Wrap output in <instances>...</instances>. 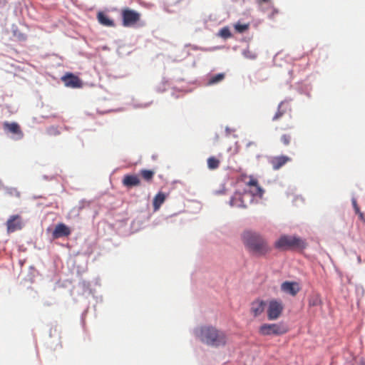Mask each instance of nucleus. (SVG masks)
Masks as SVG:
<instances>
[{"label": "nucleus", "instance_id": "21", "mask_svg": "<svg viewBox=\"0 0 365 365\" xmlns=\"http://www.w3.org/2000/svg\"><path fill=\"white\" fill-rule=\"evenodd\" d=\"M322 299L319 294H314L309 296L308 299V305L310 307H317L322 304Z\"/></svg>", "mask_w": 365, "mask_h": 365}, {"label": "nucleus", "instance_id": "1", "mask_svg": "<svg viewBox=\"0 0 365 365\" xmlns=\"http://www.w3.org/2000/svg\"><path fill=\"white\" fill-rule=\"evenodd\" d=\"M241 238L246 250L254 255L264 256L271 251L267 240L258 232L245 230Z\"/></svg>", "mask_w": 365, "mask_h": 365}, {"label": "nucleus", "instance_id": "16", "mask_svg": "<svg viewBox=\"0 0 365 365\" xmlns=\"http://www.w3.org/2000/svg\"><path fill=\"white\" fill-rule=\"evenodd\" d=\"M288 110H290L289 103L286 101L281 102L278 106L277 112L272 117V120L277 121L279 120Z\"/></svg>", "mask_w": 365, "mask_h": 365}, {"label": "nucleus", "instance_id": "24", "mask_svg": "<svg viewBox=\"0 0 365 365\" xmlns=\"http://www.w3.org/2000/svg\"><path fill=\"white\" fill-rule=\"evenodd\" d=\"M234 28L237 33L243 34L249 29L250 24H242L238 21L234 25Z\"/></svg>", "mask_w": 365, "mask_h": 365}, {"label": "nucleus", "instance_id": "31", "mask_svg": "<svg viewBox=\"0 0 365 365\" xmlns=\"http://www.w3.org/2000/svg\"><path fill=\"white\" fill-rule=\"evenodd\" d=\"M358 215H359V217L361 220H363V221H365V218H364V213L361 212V211L359 212H357L356 213Z\"/></svg>", "mask_w": 365, "mask_h": 365}, {"label": "nucleus", "instance_id": "7", "mask_svg": "<svg viewBox=\"0 0 365 365\" xmlns=\"http://www.w3.org/2000/svg\"><path fill=\"white\" fill-rule=\"evenodd\" d=\"M252 202V196L245 192L243 193L235 192L230 201L232 207H246L248 202Z\"/></svg>", "mask_w": 365, "mask_h": 365}, {"label": "nucleus", "instance_id": "8", "mask_svg": "<svg viewBox=\"0 0 365 365\" xmlns=\"http://www.w3.org/2000/svg\"><path fill=\"white\" fill-rule=\"evenodd\" d=\"M281 290L292 297H294L300 291L301 287L298 282L285 281L281 284Z\"/></svg>", "mask_w": 365, "mask_h": 365}, {"label": "nucleus", "instance_id": "26", "mask_svg": "<svg viewBox=\"0 0 365 365\" xmlns=\"http://www.w3.org/2000/svg\"><path fill=\"white\" fill-rule=\"evenodd\" d=\"M280 141L282 143L285 145L288 146L290 145L292 141V136L289 133H284L280 137Z\"/></svg>", "mask_w": 365, "mask_h": 365}, {"label": "nucleus", "instance_id": "14", "mask_svg": "<svg viewBox=\"0 0 365 365\" xmlns=\"http://www.w3.org/2000/svg\"><path fill=\"white\" fill-rule=\"evenodd\" d=\"M122 183L126 187H133L140 186L141 180L138 175H125L123 178Z\"/></svg>", "mask_w": 365, "mask_h": 365}, {"label": "nucleus", "instance_id": "25", "mask_svg": "<svg viewBox=\"0 0 365 365\" xmlns=\"http://www.w3.org/2000/svg\"><path fill=\"white\" fill-rule=\"evenodd\" d=\"M218 36L222 38L227 39L232 36V34L229 27L225 26L219 31Z\"/></svg>", "mask_w": 365, "mask_h": 365}, {"label": "nucleus", "instance_id": "30", "mask_svg": "<svg viewBox=\"0 0 365 365\" xmlns=\"http://www.w3.org/2000/svg\"><path fill=\"white\" fill-rule=\"evenodd\" d=\"M279 14V10L276 9H273L272 14L269 15L270 19H274V15Z\"/></svg>", "mask_w": 365, "mask_h": 365}, {"label": "nucleus", "instance_id": "12", "mask_svg": "<svg viewBox=\"0 0 365 365\" xmlns=\"http://www.w3.org/2000/svg\"><path fill=\"white\" fill-rule=\"evenodd\" d=\"M70 235L71 230L69 227H67L63 223H58V225H56L52 233L53 239H58L63 237H68Z\"/></svg>", "mask_w": 365, "mask_h": 365}, {"label": "nucleus", "instance_id": "9", "mask_svg": "<svg viewBox=\"0 0 365 365\" xmlns=\"http://www.w3.org/2000/svg\"><path fill=\"white\" fill-rule=\"evenodd\" d=\"M246 185L249 187V191L247 192L252 196V201L253 200L254 196H262L263 190L259 185L257 179L251 177L250 180L246 183Z\"/></svg>", "mask_w": 365, "mask_h": 365}, {"label": "nucleus", "instance_id": "27", "mask_svg": "<svg viewBox=\"0 0 365 365\" xmlns=\"http://www.w3.org/2000/svg\"><path fill=\"white\" fill-rule=\"evenodd\" d=\"M244 56L250 59H255L257 57V54L255 53H253L252 51H250L249 49L245 50L243 52Z\"/></svg>", "mask_w": 365, "mask_h": 365}, {"label": "nucleus", "instance_id": "15", "mask_svg": "<svg viewBox=\"0 0 365 365\" xmlns=\"http://www.w3.org/2000/svg\"><path fill=\"white\" fill-rule=\"evenodd\" d=\"M62 81L68 87L79 88L81 86V81L79 78L72 73H68L62 77Z\"/></svg>", "mask_w": 365, "mask_h": 365}, {"label": "nucleus", "instance_id": "13", "mask_svg": "<svg viewBox=\"0 0 365 365\" xmlns=\"http://www.w3.org/2000/svg\"><path fill=\"white\" fill-rule=\"evenodd\" d=\"M266 307V303L263 300L257 299L251 303L250 312L255 317H257L261 315Z\"/></svg>", "mask_w": 365, "mask_h": 365}, {"label": "nucleus", "instance_id": "6", "mask_svg": "<svg viewBox=\"0 0 365 365\" xmlns=\"http://www.w3.org/2000/svg\"><path fill=\"white\" fill-rule=\"evenodd\" d=\"M284 309V305L279 300L272 299L269 302L267 314L269 320L278 319Z\"/></svg>", "mask_w": 365, "mask_h": 365}, {"label": "nucleus", "instance_id": "28", "mask_svg": "<svg viewBox=\"0 0 365 365\" xmlns=\"http://www.w3.org/2000/svg\"><path fill=\"white\" fill-rule=\"evenodd\" d=\"M259 6H262L263 4H271V0H255Z\"/></svg>", "mask_w": 365, "mask_h": 365}, {"label": "nucleus", "instance_id": "29", "mask_svg": "<svg viewBox=\"0 0 365 365\" xmlns=\"http://www.w3.org/2000/svg\"><path fill=\"white\" fill-rule=\"evenodd\" d=\"M352 203H353V206H354V211L356 213L357 212H360V209L356 203V201L355 200H354L352 201Z\"/></svg>", "mask_w": 365, "mask_h": 365}, {"label": "nucleus", "instance_id": "32", "mask_svg": "<svg viewBox=\"0 0 365 365\" xmlns=\"http://www.w3.org/2000/svg\"><path fill=\"white\" fill-rule=\"evenodd\" d=\"M255 146L256 147V144L255 143H249L247 144V147Z\"/></svg>", "mask_w": 365, "mask_h": 365}, {"label": "nucleus", "instance_id": "4", "mask_svg": "<svg viewBox=\"0 0 365 365\" xmlns=\"http://www.w3.org/2000/svg\"><path fill=\"white\" fill-rule=\"evenodd\" d=\"M288 331V327L283 322L263 324L259 328V334L262 336H279L286 334Z\"/></svg>", "mask_w": 365, "mask_h": 365}, {"label": "nucleus", "instance_id": "10", "mask_svg": "<svg viewBox=\"0 0 365 365\" xmlns=\"http://www.w3.org/2000/svg\"><path fill=\"white\" fill-rule=\"evenodd\" d=\"M291 160L292 158L287 155H278L272 157L269 160V163L272 165V168L277 170L280 169L282 166Z\"/></svg>", "mask_w": 365, "mask_h": 365}, {"label": "nucleus", "instance_id": "3", "mask_svg": "<svg viewBox=\"0 0 365 365\" xmlns=\"http://www.w3.org/2000/svg\"><path fill=\"white\" fill-rule=\"evenodd\" d=\"M274 246L277 249L289 250V249H304L307 244L300 237L290 235H282L274 243Z\"/></svg>", "mask_w": 365, "mask_h": 365}, {"label": "nucleus", "instance_id": "23", "mask_svg": "<svg viewBox=\"0 0 365 365\" xmlns=\"http://www.w3.org/2000/svg\"><path fill=\"white\" fill-rule=\"evenodd\" d=\"M207 168L210 170H216L220 165V160L215 156H211L207 160Z\"/></svg>", "mask_w": 365, "mask_h": 365}, {"label": "nucleus", "instance_id": "22", "mask_svg": "<svg viewBox=\"0 0 365 365\" xmlns=\"http://www.w3.org/2000/svg\"><path fill=\"white\" fill-rule=\"evenodd\" d=\"M225 74L223 73H217L216 75L212 76L209 78L207 85L212 86L217 84L225 79Z\"/></svg>", "mask_w": 365, "mask_h": 365}, {"label": "nucleus", "instance_id": "18", "mask_svg": "<svg viewBox=\"0 0 365 365\" xmlns=\"http://www.w3.org/2000/svg\"><path fill=\"white\" fill-rule=\"evenodd\" d=\"M155 171L148 169H142L139 171V178L140 177L148 184H151L155 176Z\"/></svg>", "mask_w": 365, "mask_h": 365}, {"label": "nucleus", "instance_id": "17", "mask_svg": "<svg viewBox=\"0 0 365 365\" xmlns=\"http://www.w3.org/2000/svg\"><path fill=\"white\" fill-rule=\"evenodd\" d=\"M4 128L7 131L18 135L19 138L23 137V133L20 128V126L16 123L5 122L4 123Z\"/></svg>", "mask_w": 365, "mask_h": 365}, {"label": "nucleus", "instance_id": "5", "mask_svg": "<svg viewBox=\"0 0 365 365\" xmlns=\"http://www.w3.org/2000/svg\"><path fill=\"white\" fill-rule=\"evenodd\" d=\"M123 25L125 27L133 26L140 19V14L129 8L123 9L121 11Z\"/></svg>", "mask_w": 365, "mask_h": 365}, {"label": "nucleus", "instance_id": "2", "mask_svg": "<svg viewBox=\"0 0 365 365\" xmlns=\"http://www.w3.org/2000/svg\"><path fill=\"white\" fill-rule=\"evenodd\" d=\"M195 335L201 342L212 347L222 346L227 343L225 333L212 326H202L195 329Z\"/></svg>", "mask_w": 365, "mask_h": 365}, {"label": "nucleus", "instance_id": "20", "mask_svg": "<svg viewBox=\"0 0 365 365\" xmlns=\"http://www.w3.org/2000/svg\"><path fill=\"white\" fill-rule=\"evenodd\" d=\"M165 195L159 192L154 197L153 205L155 210H158L165 200Z\"/></svg>", "mask_w": 365, "mask_h": 365}, {"label": "nucleus", "instance_id": "11", "mask_svg": "<svg viewBox=\"0 0 365 365\" xmlns=\"http://www.w3.org/2000/svg\"><path fill=\"white\" fill-rule=\"evenodd\" d=\"M8 232H14L22 228L21 217L18 215H12L6 222Z\"/></svg>", "mask_w": 365, "mask_h": 365}, {"label": "nucleus", "instance_id": "19", "mask_svg": "<svg viewBox=\"0 0 365 365\" xmlns=\"http://www.w3.org/2000/svg\"><path fill=\"white\" fill-rule=\"evenodd\" d=\"M97 19L99 23L106 26H114L115 24L113 20L110 19L109 17L103 12H98Z\"/></svg>", "mask_w": 365, "mask_h": 365}]
</instances>
